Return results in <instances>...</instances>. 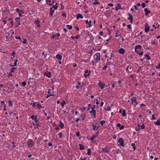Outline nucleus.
Instances as JSON below:
<instances>
[{
	"label": "nucleus",
	"mask_w": 160,
	"mask_h": 160,
	"mask_svg": "<svg viewBox=\"0 0 160 160\" xmlns=\"http://www.w3.org/2000/svg\"><path fill=\"white\" fill-rule=\"evenodd\" d=\"M142 8H144L145 7V4L144 2H143L142 4Z\"/></svg>",
	"instance_id": "55"
},
{
	"label": "nucleus",
	"mask_w": 160,
	"mask_h": 160,
	"mask_svg": "<svg viewBox=\"0 0 160 160\" xmlns=\"http://www.w3.org/2000/svg\"><path fill=\"white\" fill-rule=\"evenodd\" d=\"M18 61V60L17 59H15V62H14V65H13V66H17V62Z\"/></svg>",
	"instance_id": "35"
},
{
	"label": "nucleus",
	"mask_w": 160,
	"mask_h": 160,
	"mask_svg": "<svg viewBox=\"0 0 160 160\" xmlns=\"http://www.w3.org/2000/svg\"><path fill=\"white\" fill-rule=\"evenodd\" d=\"M92 126L93 127V130H97L99 128V124L97 123H93Z\"/></svg>",
	"instance_id": "4"
},
{
	"label": "nucleus",
	"mask_w": 160,
	"mask_h": 160,
	"mask_svg": "<svg viewBox=\"0 0 160 160\" xmlns=\"http://www.w3.org/2000/svg\"><path fill=\"white\" fill-rule=\"evenodd\" d=\"M22 84L23 86H25L26 85V82H25L24 81L22 82Z\"/></svg>",
	"instance_id": "57"
},
{
	"label": "nucleus",
	"mask_w": 160,
	"mask_h": 160,
	"mask_svg": "<svg viewBox=\"0 0 160 160\" xmlns=\"http://www.w3.org/2000/svg\"><path fill=\"white\" fill-rule=\"evenodd\" d=\"M145 58H147V59L148 60H150V57L149 56V54H146L145 55Z\"/></svg>",
	"instance_id": "33"
},
{
	"label": "nucleus",
	"mask_w": 160,
	"mask_h": 160,
	"mask_svg": "<svg viewBox=\"0 0 160 160\" xmlns=\"http://www.w3.org/2000/svg\"><path fill=\"white\" fill-rule=\"evenodd\" d=\"M107 68V67L106 65H105V66H104L102 68V70H106V68Z\"/></svg>",
	"instance_id": "58"
},
{
	"label": "nucleus",
	"mask_w": 160,
	"mask_h": 160,
	"mask_svg": "<svg viewBox=\"0 0 160 160\" xmlns=\"http://www.w3.org/2000/svg\"><path fill=\"white\" fill-rule=\"evenodd\" d=\"M37 117L36 116H35L34 115H32L31 117V118H32V119L34 121L36 122H37L38 121V120L37 118Z\"/></svg>",
	"instance_id": "9"
},
{
	"label": "nucleus",
	"mask_w": 160,
	"mask_h": 160,
	"mask_svg": "<svg viewBox=\"0 0 160 160\" xmlns=\"http://www.w3.org/2000/svg\"><path fill=\"white\" fill-rule=\"evenodd\" d=\"M41 107V106L39 104H37V108H38L39 109H40Z\"/></svg>",
	"instance_id": "48"
},
{
	"label": "nucleus",
	"mask_w": 160,
	"mask_h": 160,
	"mask_svg": "<svg viewBox=\"0 0 160 160\" xmlns=\"http://www.w3.org/2000/svg\"><path fill=\"white\" fill-rule=\"evenodd\" d=\"M98 86L101 88V89H102L104 87L105 84L102 83L100 81H99L98 83Z\"/></svg>",
	"instance_id": "5"
},
{
	"label": "nucleus",
	"mask_w": 160,
	"mask_h": 160,
	"mask_svg": "<svg viewBox=\"0 0 160 160\" xmlns=\"http://www.w3.org/2000/svg\"><path fill=\"white\" fill-rule=\"evenodd\" d=\"M66 26L70 30H71V29L72 28V26H71V25H66Z\"/></svg>",
	"instance_id": "32"
},
{
	"label": "nucleus",
	"mask_w": 160,
	"mask_h": 160,
	"mask_svg": "<svg viewBox=\"0 0 160 160\" xmlns=\"http://www.w3.org/2000/svg\"><path fill=\"white\" fill-rule=\"evenodd\" d=\"M145 126L143 124L141 126V128L142 129H144L145 128Z\"/></svg>",
	"instance_id": "52"
},
{
	"label": "nucleus",
	"mask_w": 160,
	"mask_h": 160,
	"mask_svg": "<svg viewBox=\"0 0 160 160\" xmlns=\"http://www.w3.org/2000/svg\"><path fill=\"white\" fill-rule=\"evenodd\" d=\"M66 104V102L64 100L61 103V104L62 107H63L64 105V104Z\"/></svg>",
	"instance_id": "31"
},
{
	"label": "nucleus",
	"mask_w": 160,
	"mask_h": 160,
	"mask_svg": "<svg viewBox=\"0 0 160 160\" xmlns=\"http://www.w3.org/2000/svg\"><path fill=\"white\" fill-rule=\"evenodd\" d=\"M136 98L133 97V99H132V104H134V105H136L138 104V102L136 100Z\"/></svg>",
	"instance_id": "6"
},
{
	"label": "nucleus",
	"mask_w": 160,
	"mask_h": 160,
	"mask_svg": "<svg viewBox=\"0 0 160 160\" xmlns=\"http://www.w3.org/2000/svg\"><path fill=\"white\" fill-rule=\"evenodd\" d=\"M51 96H54V95L53 94H50V95H49L48 94L47 95V96L46 98H48Z\"/></svg>",
	"instance_id": "47"
},
{
	"label": "nucleus",
	"mask_w": 160,
	"mask_h": 160,
	"mask_svg": "<svg viewBox=\"0 0 160 160\" xmlns=\"http://www.w3.org/2000/svg\"><path fill=\"white\" fill-rule=\"evenodd\" d=\"M122 115L123 117H125L126 115V110L124 109H123L122 110Z\"/></svg>",
	"instance_id": "23"
},
{
	"label": "nucleus",
	"mask_w": 160,
	"mask_h": 160,
	"mask_svg": "<svg viewBox=\"0 0 160 160\" xmlns=\"http://www.w3.org/2000/svg\"><path fill=\"white\" fill-rule=\"evenodd\" d=\"M89 112L90 113H92L93 114L94 113H96V111L95 110H92L91 111H90Z\"/></svg>",
	"instance_id": "41"
},
{
	"label": "nucleus",
	"mask_w": 160,
	"mask_h": 160,
	"mask_svg": "<svg viewBox=\"0 0 160 160\" xmlns=\"http://www.w3.org/2000/svg\"><path fill=\"white\" fill-rule=\"evenodd\" d=\"M131 68H132V67H129V66H128L127 67V68L126 70H127V71L129 69H131Z\"/></svg>",
	"instance_id": "63"
},
{
	"label": "nucleus",
	"mask_w": 160,
	"mask_h": 160,
	"mask_svg": "<svg viewBox=\"0 0 160 160\" xmlns=\"http://www.w3.org/2000/svg\"><path fill=\"white\" fill-rule=\"evenodd\" d=\"M40 124H39V123H38L37 124H36V127H37V128H38V127L39 126Z\"/></svg>",
	"instance_id": "60"
},
{
	"label": "nucleus",
	"mask_w": 160,
	"mask_h": 160,
	"mask_svg": "<svg viewBox=\"0 0 160 160\" xmlns=\"http://www.w3.org/2000/svg\"><path fill=\"white\" fill-rule=\"evenodd\" d=\"M99 4V2L97 1L96 0H95V2L93 3V4L95 5H96V4Z\"/></svg>",
	"instance_id": "40"
},
{
	"label": "nucleus",
	"mask_w": 160,
	"mask_h": 160,
	"mask_svg": "<svg viewBox=\"0 0 160 160\" xmlns=\"http://www.w3.org/2000/svg\"><path fill=\"white\" fill-rule=\"evenodd\" d=\"M56 58L59 60H61L62 58V56L60 54H57L56 56Z\"/></svg>",
	"instance_id": "17"
},
{
	"label": "nucleus",
	"mask_w": 160,
	"mask_h": 160,
	"mask_svg": "<svg viewBox=\"0 0 160 160\" xmlns=\"http://www.w3.org/2000/svg\"><path fill=\"white\" fill-rule=\"evenodd\" d=\"M117 126L118 127H119L120 129L121 130L123 129L124 128V126L123 125H121L120 123H117Z\"/></svg>",
	"instance_id": "10"
},
{
	"label": "nucleus",
	"mask_w": 160,
	"mask_h": 160,
	"mask_svg": "<svg viewBox=\"0 0 160 160\" xmlns=\"http://www.w3.org/2000/svg\"><path fill=\"white\" fill-rule=\"evenodd\" d=\"M123 143L124 140L123 138H119L117 141V144L119 146L123 147L124 146Z\"/></svg>",
	"instance_id": "2"
},
{
	"label": "nucleus",
	"mask_w": 160,
	"mask_h": 160,
	"mask_svg": "<svg viewBox=\"0 0 160 160\" xmlns=\"http://www.w3.org/2000/svg\"><path fill=\"white\" fill-rule=\"evenodd\" d=\"M105 121L104 120L101 121L100 122V124H101V125H103V123H105Z\"/></svg>",
	"instance_id": "44"
},
{
	"label": "nucleus",
	"mask_w": 160,
	"mask_h": 160,
	"mask_svg": "<svg viewBox=\"0 0 160 160\" xmlns=\"http://www.w3.org/2000/svg\"><path fill=\"white\" fill-rule=\"evenodd\" d=\"M80 135V133L79 132H76V136L77 137H78Z\"/></svg>",
	"instance_id": "54"
},
{
	"label": "nucleus",
	"mask_w": 160,
	"mask_h": 160,
	"mask_svg": "<svg viewBox=\"0 0 160 160\" xmlns=\"http://www.w3.org/2000/svg\"><path fill=\"white\" fill-rule=\"evenodd\" d=\"M79 36H75V37H72H72H71V39H74L75 38V39H78L79 38Z\"/></svg>",
	"instance_id": "30"
},
{
	"label": "nucleus",
	"mask_w": 160,
	"mask_h": 160,
	"mask_svg": "<svg viewBox=\"0 0 160 160\" xmlns=\"http://www.w3.org/2000/svg\"><path fill=\"white\" fill-rule=\"evenodd\" d=\"M113 54L112 53H110V58H109V59H110V60H112V57H113Z\"/></svg>",
	"instance_id": "50"
},
{
	"label": "nucleus",
	"mask_w": 160,
	"mask_h": 160,
	"mask_svg": "<svg viewBox=\"0 0 160 160\" xmlns=\"http://www.w3.org/2000/svg\"><path fill=\"white\" fill-rule=\"evenodd\" d=\"M34 142L32 140L28 139L27 141V144L29 147H32L34 145Z\"/></svg>",
	"instance_id": "3"
},
{
	"label": "nucleus",
	"mask_w": 160,
	"mask_h": 160,
	"mask_svg": "<svg viewBox=\"0 0 160 160\" xmlns=\"http://www.w3.org/2000/svg\"><path fill=\"white\" fill-rule=\"evenodd\" d=\"M79 148L80 150L84 149V146L81 144H79Z\"/></svg>",
	"instance_id": "24"
},
{
	"label": "nucleus",
	"mask_w": 160,
	"mask_h": 160,
	"mask_svg": "<svg viewBox=\"0 0 160 160\" xmlns=\"http://www.w3.org/2000/svg\"><path fill=\"white\" fill-rule=\"evenodd\" d=\"M50 12H52V13H53V12H54V10H53L52 9V7H51L50 8Z\"/></svg>",
	"instance_id": "42"
},
{
	"label": "nucleus",
	"mask_w": 160,
	"mask_h": 160,
	"mask_svg": "<svg viewBox=\"0 0 160 160\" xmlns=\"http://www.w3.org/2000/svg\"><path fill=\"white\" fill-rule=\"evenodd\" d=\"M16 68L15 67H12L11 68L10 70L11 72H14V71L16 69Z\"/></svg>",
	"instance_id": "29"
},
{
	"label": "nucleus",
	"mask_w": 160,
	"mask_h": 160,
	"mask_svg": "<svg viewBox=\"0 0 160 160\" xmlns=\"http://www.w3.org/2000/svg\"><path fill=\"white\" fill-rule=\"evenodd\" d=\"M95 105H94L92 106V107H91V108L92 109V110H94V109L95 108Z\"/></svg>",
	"instance_id": "62"
},
{
	"label": "nucleus",
	"mask_w": 160,
	"mask_h": 160,
	"mask_svg": "<svg viewBox=\"0 0 160 160\" xmlns=\"http://www.w3.org/2000/svg\"><path fill=\"white\" fill-rule=\"evenodd\" d=\"M145 12V14L146 16H147L148 14L150 12V11L148 10L147 8H145L144 9Z\"/></svg>",
	"instance_id": "16"
},
{
	"label": "nucleus",
	"mask_w": 160,
	"mask_h": 160,
	"mask_svg": "<svg viewBox=\"0 0 160 160\" xmlns=\"http://www.w3.org/2000/svg\"><path fill=\"white\" fill-rule=\"evenodd\" d=\"M145 31L147 32H148L149 29H150V28L149 26L148 25V24L147 23H146L145 24Z\"/></svg>",
	"instance_id": "7"
},
{
	"label": "nucleus",
	"mask_w": 160,
	"mask_h": 160,
	"mask_svg": "<svg viewBox=\"0 0 160 160\" xmlns=\"http://www.w3.org/2000/svg\"><path fill=\"white\" fill-rule=\"evenodd\" d=\"M8 21H10V23L12 24V25L13 24V21L12 20V19L11 18H9L8 19Z\"/></svg>",
	"instance_id": "34"
},
{
	"label": "nucleus",
	"mask_w": 160,
	"mask_h": 160,
	"mask_svg": "<svg viewBox=\"0 0 160 160\" xmlns=\"http://www.w3.org/2000/svg\"><path fill=\"white\" fill-rule=\"evenodd\" d=\"M53 92V91L50 89H48V94L49 95L50 94H52V92Z\"/></svg>",
	"instance_id": "27"
},
{
	"label": "nucleus",
	"mask_w": 160,
	"mask_h": 160,
	"mask_svg": "<svg viewBox=\"0 0 160 160\" xmlns=\"http://www.w3.org/2000/svg\"><path fill=\"white\" fill-rule=\"evenodd\" d=\"M119 53L121 54H123L125 52V50L122 48H121L118 51Z\"/></svg>",
	"instance_id": "12"
},
{
	"label": "nucleus",
	"mask_w": 160,
	"mask_h": 160,
	"mask_svg": "<svg viewBox=\"0 0 160 160\" xmlns=\"http://www.w3.org/2000/svg\"><path fill=\"white\" fill-rule=\"evenodd\" d=\"M76 52L74 50H71L70 51L69 54L72 56H73Z\"/></svg>",
	"instance_id": "13"
},
{
	"label": "nucleus",
	"mask_w": 160,
	"mask_h": 160,
	"mask_svg": "<svg viewBox=\"0 0 160 160\" xmlns=\"http://www.w3.org/2000/svg\"><path fill=\"white\" fill-rule=\"evenodd\" d=\"M141 67L139 66V67L138 68V70L137 71V73H139V72L140 70H141Z\"/></svg>",
	"instance_id": "51"
},
{
	"label": "nucleus",
	"mask_w": 160,
	"mask_h": 160,
	"mask_svg": "<svg viewBox=\"0 0 160 160\" xmlns=\"http://www.w3.org/2000/svg\"><path fill=\"white\" fill-rule=\"evenodd\" d=\"M40 22V21L38 19H37L35 21V22L37 23L38 27L39 28L41 27V26L39 24Z\"/></svg>",
	"instance_id": "18"
},
{
	"label": "nucleus",
	"mask_w": 160,
	"mask_h": 160,
	"mask_svg": "<svg viewBox=\"0 0 160 160\" xmlns=\"http://www.w3.org/2000/svg\"><path fill=\"white\" fill-rule=\"evenodd\" d=\"M86 23L87 25H88V26L87 27H90L91 26V23L92 22L91 21H89V22L88 21V20H87L85 22Z\"/></svg>",
	"instance_id": "14"
},
{
	"label": "nucleus",
	"mask_w": 160,
	"mask_h": 160,
	"mask_svg": "<svg viewBox=\"0 0 160 160\" xmlns=\"http://www.w3.org/2000/svg\"><path fill=\"white\" fill-rule=\"evenodd\" d=\"M154 124L155 125H157L158 126L160 125V120L158 119L157 122H154Z\"/></svg>",
	"instance_id": "20"
},
{
	"label": "nucleus",
	"mask_w": 160,
	"mask_h": 160,
	"mask_svg": "<svg viewBox=\"0 0 160 160\" xmlns=\"http://www.w3.org/2000/svg\"><path fill=\"white\" fill-rule=\"evenodd\" d=\"M156 68L157 69L160 68V63L158 65L156 66Z\"/></svg>",
	"instance_id": "64"
},
{
	"label": "nucleus",
	"mask_w": 160,
	"mask_h": 160,
	"mask_svg": "<svg viewBox=\"0 0 160 160\" xmlns=\"http://www.w3.org/2000/svg\"><path fill=\"white\" fill-rule=\"evenodd\" d=\"M91 151H88V152L87 153V154L88 155H91Z\"/></svg>",
	"instance_id": "61"
},
{
	"label": "nucleus",
	"mask_w": 160,
	"mask_h": 160,
	"mask_svg": "<svg viewBox=\"0 0 160 160\" xmlns=\"http://www.w3.org/2000/svg\"><path fill=\"white\" fill-rule=\"evenodd\" d=\"M94 58L95 60L98 62L100 60V54L99 52L95 53L94 56Z\"/></svg>",
	"instance_id": "1"
},
{
	"label": "nucleus",
	"mask_w": 160,
	"mask_h": 160,
	"mask_svg": "<svg viewBox=\"0 0 160 160\" xmlns=\"http://www.w3.org/2000/svg\"><path fill=\"white\" fill-rule=\"evenodd\" d=\"M98 137V136H97V134H95L93 135L92 136L93 138H94V139Z\"/></svg>",
	"instance_id": "43"
},
{
	"label": "nucleus",
	"mask_w": 160,
	"mask_h": 160,
	"mask_svg": "<svg viewBox=\"0 0 160 160\" xmlns=\"http://www.w3.org/2000/svg\"><path fill=\"white\" fill-rule=\"evenodd\" d=\"M86 116V114L84 113L80 115V117L82 118V120H83L85 119V117Z\"/></svg>",
	"instance_id": "22"
},
{
	"label": "nucleus",
	"mask_w": 160,
	"mask_h": 160,
	"mask_svg": "<svg viewBox=\"0 0 160 160\" xmlns=\"http://www.w3.org/2000/svg\"><path fill=\"white\" fill-rule=\"evenodd\" d=\"M128 19L129 20H131V19H133V17L132 16H129L128 18Z\"/></svg>",
	"instance_id": "45"
},
{
	"label": "nucleus",
	"mask_w": 160,
	"mask_h": 160,
	"mask_svg": "<svg viewBox=\"0 0 160 160\" xmlns=\"http://www.w3.org/2000/svg\"><path fill=\"white\" fill-rule=\"evenodd\" d=\"M85 109H86L85 107H83L82 108H81V110L82 112H83L85 110Z\"/></svg>",
	"instance_id": "53"
},
{
	"label": "nucleus",
	"mask_w": 160,
	"mask_h": 160,
	"mask_svg": "<svg viewBox=\"0 0 160 160\" xmlns=\"http://www.w3.org/2000/svg\"><path fill=\"white\" fill-rule=\"evenodd\" d=\"M23 43L24 44H25L27 43V40L25 39H23Z\"/></svg>",
	"instance_id": "59"
},
{
	"label": "nucleus",
	"mask_w": 160,
	"mask_h": 160,
	"mask_svg": "<svg viewBox=\"0 0 160 160\" xmlns=\"http://www.w3.org/2000/svg\"><path fill=\"white\" fill-rule=\"evenodd\" d=\"M141 128L140 127H137L135 128V130L137 131H139L140 130Z\"/></svg>",
	"instance_id": "46"
},
{
	"label": "nucleus",
	"mask_w": 160,
	"mask_h": 160,
	"mask_svg": "<svg viewBox=\"0 0 160 160\" xmlns=\"http://www.w3.org/2000/svg\"><path fill=\"white\" fill-rule=\"evenodd\" d=\"M9 105V106H12L13 104L11 101H9L8 102Z\"/></svg>",
	"instance_id": "39"
},
{
	"label": "nucleus",
	"mask_w": 160,
	"mask_h": 160,
	"mask_svg": "<svg viewBox=\"0 0 160 160\" xmlns=\"http://www.w3.org/2000/svg\"><path fill=\"white\" fill-rule=\"evenodd\" d=\"M152 119L153 120L156 119V118L155 117V115L154 114H153L152 115Z\"/></svg>",
	"instance_id": "49"
},
{
	"label": "nucleus",
	"mask_w": 160,
	"mask_h": 160,
	"mask_svg": "<svg viewBox=\"0 0 160 160\" xmlns=\"http://www.w3.org/2000/svg\"><path fill=\"white\" fill-rule=\"evenodd\" d=\"M107 65H111L112 64V63L111 62H109V60L108 59L107 60Z\"/></svg>",
	"instance_id": "36"
},
{
	"label": "nucleus",
	"mask_w": 160,
	"mask_h": 160,
	"mask_svg": "<svg viewBox=\"0 0 160 160\" xmlns=\"http://www.w3.org/2000/svg\"><path fill=\"white\" fill-rule=\"evenodd\" d=\"M16 11L18 12L19 14V17H22V14L20 12V11L19 9L18 8H17L16 9Z\"/></svg>",
	"instance_id": "19"
},
{
	"label": "nucleus",
	"mask_w": 160,
	"mask_h": 160,
	"mask_svg": "<svg viewBox=\"0 0 160 160\" xmlns=\"http://www.w3.org/2000/svg\"><path fill=\"white\" fill-rule=\"evenodd\" d=\"M90 73V71L88 72V69H86L85 71V73L84 74V76L85 78H87L89 76Z\"/></svg>",
	"instance_id": "8"
},
{
	"label": "nucleus",
	"mask_w": 160,
	"mask_h": 160,
	"mask_svg": "<svg viewBox=\"0 0 160 160\" xmlns=\"http://www.w3.org/2000/svg\"><path fill=\"white\" fill-rule=\"evenodd\" d=\"M76 18L77 19H78L79 18L82 19L83 18V17L82 14H80L79 13H78L77 15Z\"/></svg>",
	"instance_id": "11"
},
{
	"label": "nucleus",
	"mask_w": 160,
	"mask_h": 160,
	"mask_svg": "<svg viewBox=\"0 0 160 160\" xmlns=\"http://www.w3.org/2000/svg\"><path fill=\"white\" fill-rule=\"evenodd\" d=\"M44 74V75H46V76L48 78H51V73L50 72H48V71H47L46 72H45Z\"/></svg>",
	"instance_id": "15"
},
{
	"label": "nucleus",
	"mask_w": 160,
	"mask_h": 160,
	"mask_svg": "<svg viewBox=\"0 0 160 160\" xmlns=\"http://www.w3.org/2000/svg\"><path fill=\"white\" fill-rule=\"evenodd\" d=\"M127 27H128V28L129 29H131L132 28V27H131V26L130 24H128L127 25Z\"/></svg>",
	"instance_id": "56"
},
{
	"label": "nucleus",
	"mask_w": 160,
	"mask_h": 160,
	"mask_svg": "<svg viewBox=\"0 0 160 160\" xmlns=\"http://www.w3.org/2000/svg\"><path fill=\"white\" fill-rule=\"evenodd\" d=\"M66 15H67V14H66V12H63L62 14V16H63L64 18H66Z\"/></svg>",
	"instance_id": "37"
},
{
	"label": "nucleus",
	"mask_w": 160,
	"mask_h": 160,
	"mask_svg": "<svg viewBox=\"0 0 160 160\" xmlns=\"http://www.w3.org/2000/svg\"><path fill=\"white\" fill-rule=\"evenodd\" d=\"M58 138H61L62 137V132H59L58 134Z\"/></svg>",
	"instance_id": "28"
},
{
	"label": "nucleus",
	"mask_w": 160,
	"mask_h": 160,
	"mask_svg": "<svg viewBox=\"0 0 160 160\" xmlns=\"http://www.w3.org/2000/svg\"><path fill=\"white\" fill-rule=\"evenodd\" d=\"M15 38L16 39H19V40H20V41L21 42H22V39H21V37H20V36H18H18H16L15 37Z\"/></svg>",
	"instance_id": "38"
},
{
	"label": "nucleus",
	"mask_w": 160,
	"mask_h": 160,
	"mask_svg": "<svg viewBox=\"0 0 160 160\" xmlns=\"http://www.w3.org/2000/svg\"><path fill=\"white\" fill-rule=\"evenodd\" d=\"M59 126L62 128L64 126L63 123L61 121H59Z\"/></svg>",
	"instance_id": "21"
},
{
	"label": "nucleus",
	"mask_w": 160,
	"mask_h": 160,
	"mask_svg": "<svg viewBox=\"0 0 160 160\" xmlns=\"http://www.w3.org/2000/svg\"><path fill=\"white\" fill-rule=\"evenodd\" d=\"M142 46L141 45H138L136 46L135 48V49L137 50L138 49H141V48Z\"/></svg>",
	"instance_id": "25"
},
{
	"label": "nucleus",
	"mask_w": 160,
	"mask_h": 160,
	"mask_svg": "<svg viewBox=\"0 0 160 160\" xmlns=\"http://www.w3.org/2000/svg\"><path fill=\"white\" fill-rule=\"evenodd\" d=\"M58 3H56L55 5H52V8H54L56 10L58 8Z\"/></svg>",
	"instance_id": "26"
}]
</instances>
